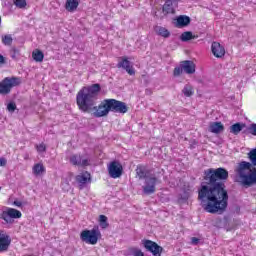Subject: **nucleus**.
Segmentation results:
<instances>
[{"label": "nucleus", "instance_id": "nucleus-21", "mask_svg": "<svg viewBox=\"0 0 256 256\" xmlns=\"http://www.w3.org/2000/svg\"><path fill=\"white\" fill-rule=\"evenodd\" d=\"M198 35H193V32L191 31H186L183 32L180 36V40L183 41L184 43H187V41H191V39H198Z\"/></svg>", "mask_w": 256, "mask_h": 256}, {"label": "nucleus", "instance_id": "nucleus-37", "mask_svg": "<svg viewBox=\"0 0 256 256\" xmlns=\"http://www.w3.org/2000/svg\"><path fill=\"white\" fill-rule=\"evenodd\" d=\"M250 132L256 137V124L255 123L250 125Z\"/></svg>", "mask_w": 256, "mask_h": 256}, {"label": "nucleus", "instance_id": "nucleus-12", "mask_svg": "<svg viewBox=\"0 0 256 256\" xmlns=\"http://www.w3.org/2000/svg\"><path fill=\"white\" fill-rule=\"evenodd\" d=\"M70 163L72 165H76L77 167H87L89 166V158L81 155H73L70 157Z\"/></svg>", "mask_w": 256, "mask_h": 256}, {"label": "nucleus", "instance_id": "nucleus-17", "mask_svg": "<svg viewBox=\"0 0 256 256\" xmlns=\"http://www.w3.org/2000/svg\"><path fill=\"white\" fill-rule=\"evenodd\" d=\"M154 31L160 37H164V39H169V37H171V32H169V30H167V28H165L163 26H156L154 28Z\"/></svg>", "mask_w": 256, "mask_h": 256}, {"label": "nucleus", "instance_id": "nucleus-32", "mask_svg": "<svg viewBox=\"0 0 256 256\" xmlns=\"http://www.w3.org/2000/svg\"><path fill=\"white\" fill-rule=\"evenodd\" d=\"M129 255L145 256V254H143V252L137 248H129Z\"/></svg>", "mask_w": 256, "mask_h": 256}, {"label": "nucleus", "instance_id": "nucleus-19", "mask_svg": "<svg viewBox=\"0 0 256 256\" xmlns=\"http://www.w3.org/2000/svg\"><path fill=\"white\" fill-rule=\"evenodd\" d=\"M191 23L189 16H179L176 20V27H187Z\"/></svg>", "mask_w": 256, "mask_h": 256}, {"label": "nucleus", "instance_id": "nucleus-25", "mask_svg": "<svg viewBox=\"0 0 256 256\" xmlns=\"http://www.w3.org/2000/svg\"><path fill=\"white\" fill-rule=\"evenodd\" d=\"M245 127V124L236 123L230 126V133H233V135H239L241 131H243V128Z\"/></svg>", "mask_w": 256, "mask_h": 256}, {"label": "nucleus", "instance_id": "nucleus-8", "mask_svg": "<svg viewBox=\"0 0 256 256\" xmlns=\"http://www.w3.org/2000/svg\"><path fill=\"white\" fill-rule=\"evenodd\" d=\"M143 245L146 251H149L154 256H160L163 253V247L159 246V244L154 241L143 240Z\"/></svg>", "mask_w": 256, "mask_h": 256}, {"label": "nucleus", "instance_id": "nucleus-15", "mask_svg": "<svg viewBox=\"0 0 256 256\" xmlns=\"http://www.w3.org/2000/svg\"><path fill=\"white\" fill-rule=\"evenodd\" d=\"M210 133H215L219 135V133H223L225 131V126L222 122H210L209 124Z\"/></svg>", "mask_w": 256, "mask_h": 256}, {"label": "nucleus", "instance_id": "nucleus-11", "mask_svg": "<svg viewBox=\"0 0 256 256\" xmlns=\"http://www.w3.org/2000/svg\"><path fill=\"white\" fill-rule=\"evenodd\" d=\"M11 245V237L3 230H0V253H3L9 249Z\"/></svg>", "mask_w": 256, "mask_h": 256}, {"label": "nucleus", "instance_id": "nucleus-18", "mask_svg": "<svg viewBox=\"0 0 256 256\" xmlns=\"http://www.w3.org/2000/svg\"><path fill=\"white\" fill-rule=\"evenodd\" d=\"M77 183L81 185H85V183H89L91 181V174L89 172H84L76 176Z\"/></svg>", "mask_w": 256, "mask_h": 256}, {"label": "nucleus", "instance_id": "nucleus-39", "mask_svg": "<svg viewBox=\"0 0 256 256\" xmlns=\"http://www.w3.org/2000/svg\"><path fill=\"white\" fill-rule=\"evenodd\" d=\"M197 243H199V239L193 237V238H192V244H193V245H197Z\"/></svg>", "mask_w": 256, "mask_h": 256}, {"label": "nucleus", "instance_id": "nucleus-3", "mask_svg": "<svg viewBox=\"0 0 256 256\" xmlns=\"http://www.w3.org/2000/svg\"><path fill=\"white\" fill-rule=\"evenodd\" d=\"M248 159L250 162L242 161L238 164L235 169L236 182L243 185V187H251L256 183V168L251 169V167H256V149H252L248 153Z\"/></svg>", "mask_w": 256, "mask_h": 256}, {"label": "nucleus", "instance_id": "nucleus-1", "mask_svg": "<svg viewBox=\"0 0 256 256\" xmlns=\"http://www.w3.org/2000/svg\"><path fill=\"white\" fill-rule=\"evenodd\" d=\"M229 172L225 168H210L204 172V184L198 190V201L207 213H223L229 205L225 181Z\"/></svg>", "mask_w": 256, "mask_h": 256}, {"label": "nucleus", "instance_id": "nucleus-6", "mask_svg": "<svg viewBox=\"0 0 256 256\" xmlns=\"http://www.w3.org/2000/svg\"><path fill=\"white\" fill-rule=\"evenodd\" d=\"M21 216V211L15 208H7V210L1 213L0 218H2L5 223L12 224L14 222L13 219H21Z\"/></svg>", "mask_w": 256, "mask_h": 256}, {"label": "nucleus", "instance_id": "nucleus-20", "mask_svg": "<svg viewBox=\"0 0 256 256\" xmlns=\"http://www.w3.org/2000/svg\"><path fill=\"white\" fill-rule=\"evenodd\" d=\"M129 111V107H127V104L125 102L117 100L116 102V109L114 113H122L125 114Z\"/></svg>", "mask_w": 256, "mask_h": 256}, {"label": "nucleus", "instance_id": "nucleus-38", "mask_svg": "<svg viewBox=\"0 0 256 256\" xmlns=\"http://www.w3.org/2000/svg\"><path fill=\"white\" fill-rule=\"evenodd\" d=\"M7 165V160L5 158H0V167H5Z\"/></svg>", "mask_w": 256, "mask_h": 256}, {"label": "nucleus", "instance_id": "nucleus-22", "mask_svg": "<svg viewBox=\"0 0 256 256\" xmlns=\"http://www.w3.org/2000/svg\"><path fill=\"white\" fill-rule=\"evenodd\" d=\"M32 173L36 177H39V175H43L45 173V166H43V163H37L32 168Z\"/></svg>", "mask_w": 256, "mask_h": 256}, {"label": "nucleus", "instance_id": "nucleus-13", "mask_svg": "<svg viewBox=\"0 0 256 256\" xmlns=\"http://www.w3.org/2000/svg\"><path fill=\"white\" fill-rule=\"evenodd\" d=\"M211 51L214 57L217 59H222V57H225V47H223L219 42L212 43Z\"/></svg>", "mask_w": 256, "mask_h": 256}, {"label": "nucleus", "instance_id": "nucleus-9", "mask_svg": "<svg viewBox=\"0 0 256 256\" xmlns=\"http://www.w3.org/2000/svg\"><path fill=\"white\" fill-rule=\"evenodd\" d=\"M157 182L158 180L156 177L146 178L145 186H143V193H145V195H153L156 191L155 185H157Z\"/></svg>", "mask_w": 256, "mask_h": 256}, {"label": "nucleus", "instance_id": "nucleus-40", "mask_svg": "<svg viewBox=\"0 0 256 256\" xmlns=\"http://www.w3.org/2000/svg\"><path fill=\"white\" fill-rule=\"evenodd\" d=\"M5 63V57L3 55H0V65H4Z\"/></svg>", "mask_w": 256, "mask_h": 256}, {"label": "nucleus", "instance_id": "nucleus-14", "mask_svg": "<svg viewBox=\"0 0 256 256\" xmlns=\"http://www.w3.org/2000/svg\"><path fill=\"white\" fill-rule=\"evenodd\" d=\"M180 67H182L187 75H193V73H195V63L191 60H185L180 62Z\"/></svg>", "mask_w": 256, "mask_h": 256}, {"label": "nucleus", "instance_id": "nucleus-30", "mask_svg": "<svg viewBox=\"0 0 256 256\" xmlns=\"http://www.w3.org/2000/svg\"><path fill=\"white\" fill-rule=\"evenodd\" d=\"M13 3L18 9H25L27 7V1L26 0H13Z\"/></svg>", "mask_w": 256, "mask_h": 256}, {"label": "nucleus", "instance_id": "nucleus-10", "mask_svg": "<svg viewBox=\"0 0 256 256\" xmlns=\"http://www.w3.org/2000/svg\"><path fill=\"white\" fill-rule=\"evenodd\" d=\"M120 59L121 61L117 64V67L119 69H125L128 75H135V69H133V65H131V62L129 61L127 56H123Z\"/></svg>", "mask_w": 256, "mask_h": 256}, {"label": "nucleus", "instance_id": "nucleus-16", "mask_svg": "<svg viewBox=\"0 0 256 256\" xmlns=\"http://www.w3.org/2000/svg\"><path fill=\"white\" fill-rule=\"evenodd\" d=\"M162 13L164 15H169L175 13V7L173 6V0H166L165 4L162 7Z\"/></svg>", "mask_w": 256, "mask_h": 256}, {"label": "nucleus", "instance_id": "nucleus-7", "mask_svg": "<svg viewBox=\"0 0 256 256\" xmlns=\"http://www.w3.org/2000/svg\"><path fill=\"white\" fill-rule=\"evenodd\" d=\"M108 173L112 179H119L123 175V165L117 161H113L108 166Z\"/></svg>", "mask_w": 256, "mask_h": 256}, {"label": "nucleus", "instance_id": "nucleus-24", "mask_svg": "<svg viewBox=\"0 0 256 256\" xmlns=\"http://www.w3.org/2000/svg\"><path fill=\"white\" fill-rule=\"evenodd\" d=\"M65 7L66 11H75L79 7V0H67Z\"/></svg>", "mask_w": 256, "mask_h": 256}, {"label": "nucleus", "instance_id": "nucleus-26", "mask_svg": "<svg viewBox=\"0 0 256 256\" xmlns=\"http://www.w3.org/2000/svg\"><path fill=\"white\" fill-rule=\"evenodd\" d=\"M182 93L185 97H193L195 94V89L191 86V84H186L182 89Z\"/></svg>", "mask_w": 256, "mask_h": 256}, {"label": "nucleus", "instance_id": "nucleus-2", "mask_svg": "<svg viewBox=\"0 0 256 256\" xmlns=\"http://www.w3.org/2000/svg\"><path fill=\"white\" fill-rule=\"evenodd\" d=\"M99 91H101V85L99 84L83 87L76 97L79 109L84 113H93L94 117H105L109 115L107 100H104L98 107L95 106Z\"/></svg>", "mask_w": 256, "mask_h": 256}, {"label": "nucleus", "instance_id": "nucleus-35", "mask_svg": "<svg viewBox=\"0 0 256 256\" xmlns=\"http://www.w3.org/2000/svg\"><path fill=\"white\" fill-rule=\"evenodd\" d=\"M10 55L13 59H17V55H19V49L15 47L11 48Z\"/></svg>", "mask_w": 256, "mask_h": 256}, {"label": "nucleus", "instance_id": "nucleus-41", "mask_svg": "<svg viewBox=\"0 0 256 256\" xmlns=\"http://www.w3.org/2000/svg\"><path fill=\"white\" fill-rule=\"evenodd\" d=\"M13 205H15L16 207H21L23 204L19 201H14Z\"/></svg>", "mask_w": 256, "mask_h": 256}, {"label": "nucleus", "instance_id": "nucleus-33", "mask_svg": "<svg viewBox=\"0 0 256 256\" xmlns=\"http://www.w3.org/2000/svg\"><path fill=\"white\" fill-rule=\"evenodd\" d=\"M36 149L38 153H45L47 151V146H45L44 143H41L40 145H36Z\"/></svg>", "mask_w": 256, "mask_h": 256}, {"label": "nucleus", "instance_id": "nucleus-29", "mask_svg": "<svg viewBox=\"0 0 256 256\" xmlns=\"http://www.w3.org/2000/svg\"><path fill=\"white\" fill-rule=\"evenodd\" d=\"M99 225L102 229H107L109 227V223H107V216L105 215L99 216Z\"/></svg>", "mask_w": 256, "mask_h": 256}, {"label": "nucleus", "instance_id": "nucleus-28", "mask_svg": "<svg viewBox=\"0 0 256 256\" xmlns=\"http://www.w3.org/2000/svg\"><path fill=\"white\" fill-rule=\"evenodd\" d=\"M106 107L109 111H112L113 113H115V109L117 107V100L115 99H106Z\"/></svg>", "mask_w": 256, "mask_h": 256}, {"label": "nucleus", "instance_id": "nucleus-36", "mask_svg": "<svg viewBox=\"0 0 256 256\" xmlns=\"http://www.w3.org/2000/svg\"><path fill=\"white\" fill-rule=\"evenodd\" d=\"M7 109L10 113H14L15 109H17V104H15L14 102H10L7 105Z\"/></svg>", "mask_w": 256, "mask_h": 256}, {"label": "nucleus", "instance_id": "nucleus-31", "mask_svg": "<svg viewBox=\"0 0 256 256\" xmlns=\"http://www.w3.org/2000/svg\"><path fill=\"white\" fill-rule=\"evenodd\" d=\"M2 43L4 45H8L11 46L13 45V37H11V35H5L2 37Z\"/></svg>", "mask_w": 256, "mask_h": 256}, {"label": "nucleus", "instance_id": "nucleus-27", "mask_svg": "<svg viewBox=\"0 0 256 256\" xmlns=\"http://www.w3.org/2000/svg\"><path fill=\"white\" fill-rule=\"evenodd\" d=\"M149 172H147V169H145V167H137L136 169V175L138 177V179H149V177H147Z\"/></svg>", "mask_w": 256, "mask_h": 256}, {"label": "nucleus", "instance_id": "nucleus-34", "mask_svg": "<svg viewBox=\"0 0 256 256\" xmlns=\"http://www.w3.org/2000/svg\"><path fill=\"white\" fill-rule=\"evenodd\" d=\"M183 67L182 66H180V67H176L175 69H174V72H173V75H174V77H179V75H182L183 74Z\"/></svg>", "mask_w": 256, "mask_h": 256}, {"label": "nucleus", "instance_id": "nucleus-5", "mask_svg": "<svg viewBox=\"0 0 256 256\" xmlns=\"http://www.w3.org/2000/svg\"><path fill=\"white\" fill-rule=\"evenodd\" d=\"M17 85H21V78L18 77H6L1 83H0V94L1 95H9L11 93V89L13 87H17Z\"/></svg>", "mask_w": 256, "mask_h": 256}, {"label": "nucleus", "instance_id": "nucleus-4", "mask_svg": "<svg viewBox=\"0 0 256 256\" xmlns=\"http://www.w3.org/2000/svg\"><path fill=\"white\" fill-rule=\"evenodd\" d=\"M101 237V231L99 228H93L92 230H84L80 233V239L88 245H97Z\"/></svg>", "mask_w": 256, "mask_h": 256}, {"label": "nucleus", "instance_id": "nucleus-23", "mask_svg": "<svg viewBox=\"0 0 256 256\" xmlns=\"http://www.w3.org/2000/svg\"><path fill=\"white\" fill-rule=\"evenodd\" d=\"M32 59L36 61V63H43V59H45V55L39 49H36L32 52Z\"/></svg>", "mask_w": 256, "mask_h": 256}]
</instances>
